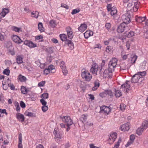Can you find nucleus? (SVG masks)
<instances>
[{
	"mask_svg": "<svg viewBox=\"0 0 148 148\" xmlns=\"http://www.w3.org/2000/svg\"><path fill=\"white\" fill-rule=\"evenodd\" d=\"M117 60L115 58H113L109 62L108 68L104 70L103 68L100 69L99 73L101 76H103L104 77H107V75H108L110 73H112L114 71V68L116 67Z\"/></svg>",
	"mask_w": 148,
	"mask_h": 148,
	"instance_id": "1",
	"label": "nucleus"
},
{
	"mask_svg": "<svg viewBox=\"0 0 148 148\" xmlns=\"http://www.w3.org/2000/svg\"><path fill=\"white\" fill-rule=\"evenodd\" d=\"M81 76L83 79L86 81H89L92 78V76L87 70H84L82 72Z\"/></svg>",
	"mask_w": 148,
	"mask_h": 148,
	"instance_id": "2",
	"label": "nucleus"
},
{
	"mask_svg": "<svg viewBox=\"0 0 148 148\" xmlns=\"http://www.w3.org/2000/svg\"><path fill=\"white\" fill-rule=\"evenodd\" d=\"M55 71L56 70L54 66L51 65L48 66V68L45 69L44 70V74L47 75L50 72L52 73H54Z\"/></svg>",
	"mask_w": 148,
	"mask_h": 148,
	"instance_id": "3",
	"label": "nucleus"
},
{
	"mask_svg": "<svg viewBox=\"0 0 148 148\" xmlns=\"http://www.w3.org/2000/svg\"><path fill=\"white\" fill-rule=\"evenodd\" d=\"M127 28V25L124 23H122L118 26L117 31L118 33H122Z\"/></svg>",
	"mask_w": 148,
	"mask_h": 148,
	"instance_id": "4",
	"label": "nucleus"
},
{
	"mask_svg": "<svg viewBox=\"0 0 148 148\" xmlns=\"http://www.w3.org/2000/svg\"><path fill=\"white\" fill-rule=\"evenodd\" d=\"M62 121L68 125H72L73 123L70 116H64L63 117L60 116Z\"/></svg>",
	"mask_w": 148,
	"mask_h": 148,
	"instance_id": "5",
	"label": "nucleus"
},
{
	"mask_svg": "<svg viewBox=\"0 0 148 148\" xmlns=\"http://www.w3.org/2000/svg\"><path fill=\"white\" fill-rule=\"evenodd\" d=\"M130 16L127 14L123 15L121 17V18L123 21V23H124L127 25L129 23L130 21Z\"/></svg>",
	"mask_w": 148,
	"mask_h": 148,
	"instance_id": "6",
	"label": "nucleus"
},
{
	"mask_svg": "<svg viewBox=\"0 0 148 148\" xmlns=\"http://www.w3.org/2000/svg\"><path fill=\"white\" fill-rule=\"evenodd\" d=\"M100 112L107 115L111 111V109L108 107L103 106L100 107Z\"/></svg>",
	"mask_w": 148,
	"mask_h": 148,
	"instance_id": "7",
	"label": "nucleus"
},
{
	"mask_svg": "<svg viewBox=\"0 0 148 148\" xmlns=\"http://www.w3.org/2000/svg\"><path fill=\"white\" fill-rule=\"evenodd\" d=\"M117 134L116 133H113L111 134L109 137L108 141L110 144H112L117 138Z\"/></svg>",
	"mask_w": 148,
	"mask_h": 148,
	"instance_id": "8",
	"label": "nucleus"
},
{
	"mask_svg": "<svg viewBox=\"0 0 148 148\" xmlns=\"http://www.w3.org/2000/svg\"><path fill=\"white\" fill-rule=\"evenodd\" d=\"M129 82L128 81H126L124 84H123L121 86V88L126 93H127L129 91V88L130 87V85L128 84V82Z\"/></svg>",
	"mask_w": 148,
	"mask_h": 148,
	"instance_id": "9",
	"label": "nucleus"
},
{
	"mask_svg": "<svg viewBox=\"0 0 148 148\" xmlns=\"http://www.w3.org/2000/svg\"><path fill=\"white\" fill-rule=\"evenodd\" d=\"M12 38L14 42L18 44H20L23 42L18 36L16 35H13L12 37Z\"/></svg>",
	"mask_w": 148,
	"mask_h": 148,
	"instance_id": "10",
	"label": "nucleus"
},
{
	"mask_svg": "<svg viewBox=\"0 0 148 148\" xmlns=\"http://www.w3.org/2000/svg\"><path fill=\"white\" fill-rule=\"evenodd\" d=\"M24 44L28 46L30 48H33L37 47L36 44L34 43L30 40H26L23 42Z\"/></svg>",
	"mask_w": 148,
	"mask_h": 148,
	"instance_id": "11",
	"label": "nucleus"
},
{
	"mask_svg": "<svg viewBox=\"0 0 148 148\" xmlns=\"http://www.w3.org/2000/svg\"><path fill=\"white\" fill-rule=\"evenodd\" d=\"M98 70V66L95 63L92 65V67L90 69V71L93 74L97 75V71Z\"/></svg>",
	"mask_w": 148,
	"mask_h": 148,
	"instance_id": "12",
	"label": "nucleus"
},
{
	"mask_svg": "<svg viewBox=\"0 0 148 148\" xmlns=\"http://www.w3.org/2000/svg\"><path fill=\"white\" fill-rule=\"evenodd\" d=\"M66 31L67 32V34L69 38L71 39L73 37V32L71 30V28L70 27H68L66 28Z\"/></svg>",
	"mask_w": 148,
	"mask_h": 148,
	"instance_id": "13",
	"label": "nucleus"
},
{
	"mask_svg": "<svg viewBox=\"0 0 148 148\" xmlns=\"http://www.w3.org/2000/svg\"><path fill=\"white\" fill-rule=\"evenodd\" d=\"M121 128L122 131H125L128 130L130 128V123L127 122L123 125L121 126Z\"/></svg>",
	"mask_w": 148,
	"mask_h": 148,
	"instance_id": "14",
	"label": "nucleus"
},
{
	"mask_svg": "<svg viewBox=\"0 0 148 148\" xmlns=\"http://www.w3.org/2000/svg\"><path fill=\"white\" fill-rule=\"evenodd\" d=\"M139 76L137 74H135L133 76L132 78L131 81L132 83H136L140 79Z\"/></svg>",
	"mask_w": 148,
	"mask_h": 148,
	"instance_id": "15",
	"label": "nucleus"
},
{
	"mask_svg": "<svg viewBox=\"0 0 148 148\" xmlns=\"http://www.w3.org/2000/svg\"><path fill=\"white\" fill-rule=\"evenodd\" d=\"M87 26L85 23L82 24L80 26L78 27V29L79 31L82 32H84L87 28Z\"/></svg>",
	"mask_w": 148,
	"mask_h": 148,
	"instance_id": "16",
	"label": "nucleus"
},
{
	"mask_svg": "<svg viewBox=\"0 0 148 148\" xmlns=\"http://www.w3.org/2000/svg\"><path fill=\"white\" fill-rule=\"evenodd\" d=\"M16 116L17 119H18L19 121L21 122L24 121L25 118L23 114L19 113H18L16 114Z\"/></svg>",
	"mask_w": 148,
	"mask_h": 148,
	"instance_id": "17",
	"label": "nucleus"
},
{
	"mask_svg": "<svg viewBox=\"0 0 148 148\" xmlns=\"http://www.w3.org/2000/svg\"><path fill=\"white\" fill-rule=\"evenodd\" d=\"M93 35V32L90 30H87L84 33V36L86 39H88L90 36Z\"/></svg>",
	"mask_w": 148,
	"mask_h": 148,
	"instance_id": "18",
	"label": "nucleus"
},
{
	"mask_svg": "<svg viewBox=\"0 0 148 148\" xmlns=\"http://www.w3.org/2000/svg\"><path fill=\"white\" fill-rule=\"evenodd\" d=\"M146 19V17L138 16H136L135 20L136 22L139 23H141L144 21Z\"/></svg>",
	"mask_w": 148,
	"mask_h": 148,
	"instance_id": "19",
	"label": "nucleus"
},
{
	"mask_svg": "<svg viewBox=\"0 0 148 148\" xmlns=\"http://www.w3.org/2000/svg\"><path fill=\"white\" fill-rule=\"evenodd\" d=\"M53 134L55 135V137L56 138H61L62 135L60 132H58V130L57 129L55 128L53 132Z\"/></svg>",
	"mask_w": 148,
	"mask_h": 148,
	"instance_id": "20",
	"label": "nucleus"
},
{
	"mask_svg": "<svg viewBox=\"0 0 148 148\" xmlns=\"http://www.w3.org/2000/svg\"><path fill=\"white\" fill-rule=\"evenodd\" d=\"M9 10L8 9H3L2 12L0 13V18H2L4 17L5 15L9 12Z\"/></svg>",
	"mask_w": 148,
	"mask_h": 148,
	"instance_id": "21",
	"label": "nucleus"
},
{
	"mask_svg": "<svg viewBox=\"0 0 148 148\" xmlns=\"http://www.w3.org/2000/svg\"><path fill=\"white\" fill-rule=\"evenodd\" d=\"M65 44L67 45L71 49L74 48V45L72 42L70 40L67 39L65 42Z\"/></svg>",
	"mask_w": 148,
	"mask_h": 148,
	"instance_id": "22",
	"label": "nucleus"
},
{
	"mask_svg": "<svg viewBox=\"0 0 148 148\" xmlns=\"http://www.w3.org/2000/svg\"><path fill=\"white\" fill-rule=\"evenodd\" d=\"M18 148H23V145L22 144V135L21 133H20L18 136Z\"/></svg>",
	"mask_w": 148,
	"mask_h": 148,
	"instance_id": "23",
	"label": "nucleus"
},
{
	"mask_svg": "<svg viewBox=\"0 0 148 148\" xmlns=\"http://www.w3.org/2000/svg\"><path fill=\"white\" fill-rule=\"evenodd\" d=\"M137 58V56L135 55H132L131 56V62L132 64L135 63Z\"/></svg>",
	"mask_w": 148,
	"mask_h": 148,
	"instance_id": "24",
	"label": "nucleus"
},
{
	"mask_svg": "<svg viewBox=\"0 0 148 148\" xmlns=\"http://www.w3.org/2000/svg\"><path fill=\"white\" fill-rule=\"evenodd\" d=\"M79 86L83 90H84L86 88V84L84 82L80 81Z\"/></svg>",
	"mask_w": 148,
	"mask_h": 148,
	"instance_id": "25",
	"label": "nucleus"
},
{
	"mask_svg": "<svg viewBox=\"0 0 148 148\" xmlns=\"http://www.w3.org/2000/svg\"><path fill=\"white\" fill-rule=\"evenodd\" d=\"M59 36L61 40L65 42L67 40L66 35L65 34H60Z\"/></svg>",
	"mask_w": 148,
	"mask_h": 148,
	"instance_id": "26",
	"label": "nucleus"
},
{
	"mask_svg": "<svg viewBox=\"0 0 148 148\" xmlns=\"http://www.w3.org/2000/svg\"><path fill=\"white\" fill-rule=\"evenodd\" d=\"M18 78L21 82H25L26 80V77L25 76L22 75L21 74L18 75Z\"/></svg>",
	"mask_w": 148,
	"mask_h": 148,
	"instance_id": "27",
	"label": "nucleus"
},
{
	"mask_svg": "<svg viewBox=\"0 0 148 148\" xmlns=\"http://www.w3.org/2000/svg\"><path fill=\"white\" fill-rule=\"evenodd\" d=\"M39 15L38 12L37 11H34L31 13V16L32 17L37 18Z\"/></svg>",
	"mask_w": 148,
	"mask_h": 148,
	"instance_id": "28",
	"label": "nucleus"
},
{
	"mask_svg": "<svg viewBox=\"0 0 148 148\" xmlns=\"http://www.w3.org/2000/svg\"><path fill=\"white\" fill-rule=\"evenodd\" d=\"M144 130L141 127L137 129L136 131V133L138 135L140 136L142 134Z\"/></svg>",
	"mask_w": 148,
	"mask_h": 148,
	"instance_id": "29",
	"label": "nucleus"
},
{
	"mask_svg": "<svg viewBox=\"0 0 148 148\" xmlns=\"http://www.w3.org/2000/svg\"><path fill=\"white\" fill-rule=\"evenodd\" d=\"M87 117V115H86L84 114L82 115L80 117V120L82 121V123H84L86 121V120Z\"/></svg>",
	"mask_w": 148,
	"mask_h": 148,
	"instance_id": "30",
	"label": "nucleus"
},
{
	"mask_svg": "<svg viewBox=\"0 0 148 148\" xmlns=\"http://www.w3.org/2000/svg\"><path fill=\"white\" fill-rule=\"evenodd\" d=\"M24 114L26 116H27L29 117H33L35 116V114H33L31 112H25L24 113Z\"/></svg>",
	"mask_w": 148,
	"mask_h": 148,
	"instance_id": "31",
	"label": "nucleus"
},
{
	"mask_svg": "<svg viewBox=\"0 0 148 148\" xmlns=\"http://www.w3.org/2000/svg\"><path fill=\"white\" fill-rule=\"evenodd\" d=\"M99 86V82L95 81L94 83V86L92 88V89L93 90H96Z\"/></svg>",
	"mask_w": 148,
	"mask_h": 148,
	"instance_id": "32",
	"label": "nucleus"
},
{
	"mask_svg": "<svg viewBox=\"0 0 148 148\" xmlns=\"http://www.w3.org/2000/svg\"><path fill=\"white\" fill-rule=\"evenodd\" d=\"M49 24L52 27L54 28L56 25V21L53 20H51L49 21Z\"/></svg>",
	"mask_w": 148,
	"mask_h": 148,
	"instance_id": "33",
	"label": "nucleus"
},
{
	"mask_svg": "<svg viewBox=\"0 0 148 148\" xmlns=\"http://www.w3.org/2000/svg\"><path fill=\"white\" fill-rule=\"evenodd\" d=\"M17 63L18 64H21L23 63V58L20 56H17L16 58Z\"/></svg>",
	"mask_w": 148,
	"mask_h": 148,
	"instance_id": "34",
	"label": "nucleus"
},
{
	"mask_svg": "<svg viewBox=\"0 0 148 148\" xmlns=\"http://www.w3.org/2000/svg\"><path fill=\"white\" fill-rule=\"evenodd\" d=\"M146 74V73L145 71L143 72H138L137 73V74L140 77V78L143 77L145 76Z\"/></svg>",
	"mask_w": 148,
	"mask_h": 148,
	"instance_id": "35",
	"label": "nucleus"
},
{
	"mask_svg": "<svg viewBox=\"0 0 148 148\" xmlns=\"http://www.w3.org/2000/svg\"><path fill=\"white\" fill-rule=\"evenodd\" d=\"M110 11V14L112 16L115 15L117 13V10L115 8H112Z\"/></svg>",
	"mask_w": 148,
	"mask_h": 148,
	"instance_id": "36",
	"label": "nucleus"
},
{
	"mask_svg": "<svg viewBox=\"0 0 148 148\" xmlns=\"http://www.w3.org/2000/svg\"><path fill=\"white\" fill-rule=\"evenodd\" d=\"M11 29L15 32H19L20 30V28H18L16 27L12 26L11 27Z\"/></svg>",
	"mask_w": 148,
	"mask_h": 148,
	"instance_id": "37",
	"label": "nucleus"
},
{
	"mask_svg": "<svg viewBox=\"0 0 148 148\" xmlns=\"http://www.w3.org/2000/svg\"><path fill=\"white\" fill-rule=\"evenodd\" d=\"M36 40H39L40 42H43L44 41L42 39L43 37L41 35L36 36L35 37Z\"/></svg>",
	"mask_w": 148,
	"mask_h": 148,
	"instance_id": "38",
	"label": "nucleus"
},
{
	"mask_svg": "<svg viewBox=\"0 0 148 148\" xmlns=\"http://www.w3.org/2000/svg\"><path fill=\"white\" fill-rule=\"evenodd\" d=\"M21 92L23 94H25L27 92V89H26V88L25 87L23 86H22L21 87Z\"/></svg>",
	"mask_w": 148,
	"mask_h": 148,
	"instance_id": "39",
	"label": "nucleus"
},
{
	"mask_svg": "<svg viewBox=\"0 0 148 148\" xmlns=\"http://www.w3.org/2000/svg\"><path fill=\"white\" fill-rule=\"evenodd\" d=\"M115 95L116 97H119L122 95L121 92L120 90H115Z\"/></svg>",
	"mask_w": 148,
	"mask_h": 148,
	"instance_id": "40",
	"label": "nucleus"
},
{
	"mask_svg": "<svg viewBox=\"0 0 148 148\" xmlns=\"http://www.w3.org/2000/svg\"><path fill=\"white\" fill-rule=\"evenodd\" d=\"M38 29L41 32H43L44 31L43 25L42 23H40L38 24Z\"/></svg>",
	"mask_w": 148,
	"mask_h": 148,
	"instance_id": "41",
	"label": "nucleus"
},
{
	"mask_svg": "<svg viewBox=\"0 0 148 148\" xmlns=\"http://www.w3.org/2000/svg\"><path fill=\"white\" fill-rule=\"evenodd\" d=\"M147 125L148 123L146 121H145L142 123L141 127H142V128L145 130L146 129Z\"/></svg>",
	"mask_w": 148,
	"mask_h": 148,
	"instance_id": "42",
	"label": "nucleus"
},
{
	"mask_svg": "<svg viewBox=\"0 0 148 148\" xmlns=\"http://www.w3.org/2000/svg\"><path fill=\"white\" fill-rule=\"evenodd\" d=\"M121 141V138H119V139L118 142H117V143L115 144L114 147L113 148H118L119 145V144Z\"/></svg>",
	"mask_w": 148,
	"mask_h": 148,
	"instance_id": "43",
	"label": "nucleus"
},
{
	"mask_svg": "<svg viewBox=\"0 0 148 148\" xmlns=\"http://www.w3.org/2000/svg\"><path fill=\"white\" fill-rule=\"evenodd\" d=\"M135 33L134 32L131 31L129 32L127 34V36L128 38H131L134 36Z\"/></svg>",
	"mask_w": 148,
	"mask_h": 148,
	"instance_id": "44",
	"label": "nucleus"
},
{
	"mask_svg": "<svg viewBox=\"0 0 148 148\" xmlns=\"http://www.w3.org/2000/svg\"><path fill=\"white\" fill-rule=\"evenodd\" d=\"M121 70H126L127 68L125 63L121 64L120 66Z\"/></svg>",
	"mask_w": 148,
	"mask_h": 148,
	"instance_id": "45",
	"label": "nucleus"
},
{
	"mask_svg": "<svg viewBox=\"0 0 148 148\" xmlns=\"http://www.w3.org/2000/svg\"><path fill=\"white\" fill-rule=\"evenodd\" d=\"M80 11V10L79 8L75 9L72 11L71 14L72 15H74L79 12Z\"/></svg>",
	"mask_w": 148,
	"mask_h": 148,
	"instance_id": "46",
	"label": "nucleus"
},
{
	"mask_svg": "<svg viewBox=\"0 0 148 148\" xmlns=\"http://www.w3.org/2000/svg\"><path fill=\"white\" fill-rule=\"evenodd\" d=\"M112 48V47L110 46H108L106 47V51L107 52L109 53L111 51Z\"/></svg>",
	"mask_w": 148,
	"mask_h": 148,
	"instance_id": "47",
	"label": "nucleus"
},
{
	"mask_svg": "<svg viewBox=\"0 0 148 148\" xmlns=\"http://www.w3.org/2000/svg\"><path fill=\"white\" fill-rule=\"evenodd\" d=\"M14 105L16 107V110L17 112H19L20 111V107L19 105L18 102H15Z\"/></svg>",
	"mask_w": 148,
	"mask_h": 148,
	"instance_id": "48",
	"label": "nucleus"
},
{
	"mask_svg": "<svg viewBox=\"0 0 148 148\" xmlns=\"http://www.w3.org/2000/svg\"><path fill=\"white\" fill-rule=\"evenodd\" d=\"M105 92L106 93V95H107L110 96L111 97L113 96V94L112 91L111 90H105Z\"/></svg>",
	"mask_w": 148,
	"mask_h": 148,
	"instance_id": "49",
	"label": "nucleus"
},
{
	"mask_svg": "<svg viewBox=\"0 0 148 148\" xmlns=\"http://www.w3.org/2000/svg\"><path fill=\"white\" fill-rule=\"evenodd\" d=\"M105 27L109 31V29L111 28V25L110 23H106L105 24Z\"/></svg>",
	"mask_w": 148,
	"mask_h": 148,
	"instance_id": "50",
	"label": "nucleus"
},
{
	"mask_svg": "<svg viewBox=\"0 0 148 148\" xmlns=\"http://www.w3.org/2000/svg\"><path fill=\"white\" fill-rule=\"evenodd\" d=\"M126 107V105L125 104H124L123 103H121V104L120 105V108L121 110L123 111V110H124Z\"/></svg>",
	"mask_w": 148,
	"mask_h": 148,
	"instance_id": "51",
	"label": "nucleus"
},
{
	"mask_svg": "<svg viewBox=\"0 0 148 148\" xmlns=\"http://www.w3.org/2000/svg\"><path fill=\"white\" fill-rule=\"evenodd\" d=\"M48 97V95L47 93H44L41 96V97L44 98V99H47Z\"/></svg>",
	"mask_w": 148,
	"mask_h": 148,
	"instance_id": "52",
	"label": "nucleus"
},
{
	"mask_svg": "<svg viewBox=\"0 0 148 148\" xmlns=\"http://www.w3.org/2000/svg\"><path fill=\"white\" fill-rule=\"evenodd\" d=\"M8 68H7L6 69H5L3 71V73L5 75H9V70L8 69Z\"/></svg>",
	"mask_w": 148,
	"mask_h": 148,
	"instance_id": "53",
	"label": "nucleus"
},
{
	"mask_svg": "<svg viewBox=\"0 0 148 148\" xmlns=\"http://www.w3.org/2000/svg\"><path fill=\"white\" fill-rule=\"evenodd\" d=\"M146 63V62L145 61H143L140 64V67L143 69H145Z\"/></svg>",
	"mask_w": 148,
	"mask_h": 148,
	"instance_id": "54",
	"label": "nucleus"
},
{
	"mask_svg": "<svg viewBox=\"0 0 148 148\" xmlns=\"http://www.w3.org/2000/svg\"><path fill=\"white\" fill-rule=\"evenodd\" d=\"M70 146V145L68 143H67L65 145H62L61 147V148H69Z\"/></svg>",
	"mask_w": 148,
	"mask_h": 148,
	"instance_id": "55",
	"label": "nucleus"
},
{
	"mask_svg": "<svg viewBox=\"0 0 148 148\" xmlns=\"http://www.w3.org/2000/svg\"><path fill=\"white\" fill-rule=\"evenodd\" d=\"M62 69L63 74L64 75H66L68 71L66 68V67L64 68H62Z\"/></svg>",
	"mask_w": 148,
	"mask_h": 148,
	"instance_id": "56",
	"label": "nucleus"
},
{
	"mask_svg": "<svg viewBox=\"0 0 148 148\" xmlns=\"http://www.w3.org/2000/svg\"><path fill=\"white\" fill-rule=\"evenodd\" d=\"M139 5V3L138 2H136L134 3V7H135L136 8V10H138V7Z\"/></svg>",
	"mask_w": 148,
	"mask_h": 148,
	"instance_id": "57",
	"label": "nucleus"
},
{
	"mask_svg": "<svg viewBox=\"0 0 148 148\" xmlns=\"http://www.w3.org/2000/svg\"><path fill=\"white\" fill-rule=\"evenodd\" d=\"M29 100L31 101H35L37 99V97L36 95H34L33 97H32L29 98Z\"/></svg>",
	"mask_w": 148,
	"mask_h": 148,
	"instance_id": "58",
	"label": "nucleus"
},
{
	"mask_svg": "<svg viewBox=\"0 0 148 148\" xmlns=\"http://www.w3.org/2000/svg\"><path fill=\"white\" fill-rule=\"evenodd\" d=\"M45 81H42L39 83L38 85L39 87H42L45 84Z\"/></svg>",
	"mask_w": 148,
	"mask_h": 148,
	"instance_id": "59",
	"label": "nucleus"
},
{
	"mask_svg": "<svg viewBox=\"0 0 148 148\" xmlns=\"http://www.w3.org/2000/svg\"><path fill=\"white\" fill-rule=\"evenodd\" d=\"M60 65L61 69H62V68H64L66 67L64 62L63 61L61 62Z\"/></svg>",
	"mask_w": 148,
	"mask_h": 148,
	"instance_id": "60",
	"label": "nucleus"
},
{
	"mask_svg": "<svg viewBox=\"0 0 148 148\" xmlns=\"http://www.w3.org/2000/svg\"><path fill=\"white\" fill-rule=\"evenodd\" d=\"M42 109L43 112H46L48 109L47 106H42Z\"/></svg>",
	"mask_w": 148,
	"mask_h": 148,
	"instance_id": "61",
	"label": "nucleus"
},
{
	"mask_svg": "<svg viewBox=\"0 0 148 148\" xmlns=\"http://www.w3.org/2000/svg\"><path fill=\"white\" fill-rule=\"evenodd\" d=\"M107 9L108 11H110L112 9V8H112V4H108L107 6Z\"/></svg>",
	"mask_w": 148,
	"mask_h": 148,
	"instance_id": "62",
	"label": "nucleus"
},
{
	"mask_svg": "<svg viewBox=\"0 0 148 148\" xmlns=\"http://www.w3.org/2000/svg\"><path fill=\"white\" fill-rule=\"evenodd\" d=\"M99 95L102 97H106V93L105 92V90L103 92L99 94Z\"/></svg>",
	"mask_w": 148,
	"mask_h": 148,
	"instance_id": "63",
	"label": "nucleus"
},
{
	"mask_svg": "<svg viewBox=\"0 0 148 148\" xmlns=\"http://www.w3.org/2000/svg\"><path fill=\"white\" fill-rule=\"evenodd\" d=\"M61 7L65 8L66 9H68L69 8V6L64 3H62Z\"/></svg>",
	"mask_w": 148,
	"mask_h": 148,
	"instance_id": "64",
	"label": "nucleus"
}]
</instances>
